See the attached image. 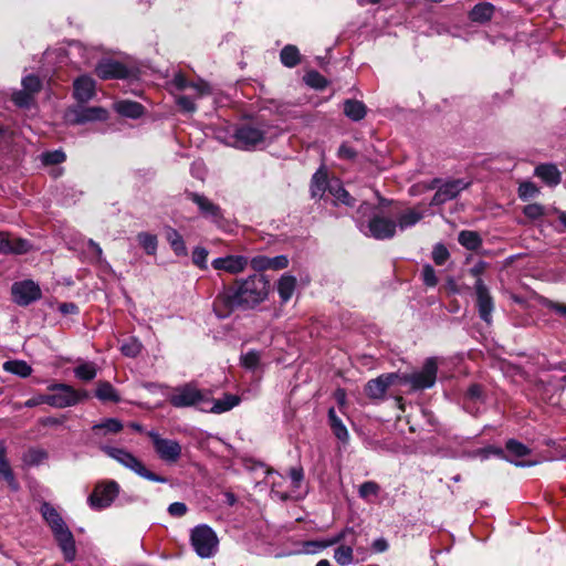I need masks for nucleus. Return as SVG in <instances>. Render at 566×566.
Instances as JSON below:
<instances>
[{"mask_svg": "<svg viewBox=\"0 0 566 566\" xmlns=\"http://www.w3.org/2000/svg\"><path fill=\"white\" fill-rule=\"evenodd\" d=\"M23 90H25L31 95L39 92L41 88V81L35 75H28L22 80Z\"/></svg>", "mask_w": 566, "mask_h": 566, "instance_id": "obj_55", "label": "nucleus"}, {"mask_svg": "<svg viewBox=\"0 0 566 566\" xmlns=\"http://www.w3.org/2000/svg\"><path fill=\"white\" fill-rule=\"evenodd\" d=\"M469 186L470 182L465 181L464 179H454L447 181L438 188L437 192L434 193L431 200V205L438 206L449 200H452Z\"/></svg>", "mask_w": 566, "mask_h": 566, "instance_id": "obj_15", "label": "nucleus"}, {"mask_svg": "<svg viewBox=\"0 0 566 566\" xmlns=\"http://www.w3.org/2000/svg\"><path fill=\"white\" fill-rule=\"evenodd\" d=\"M251 266L255 271H264L270 270V258L265 255H256L250 261Z\"/></svg>", "mask_w": 566, "mask_h": 566, "instance_id": "obj_58", "label": "nucleus"}, {"mask_svg": "<svg viewBox=\"0 0 566 566\" xmlns=\"http://www.w3.org/2000/svg\"><path fill=\"white\" fill-rule=\"evenodd\" d=\"M120 491L119 484L114 480L99 481L87 499L92 510L102 511L109 507Z\"/></svg>", "mask_w": 566, "mask_h": 566, "instance_id": "obj_10", "label": "nucleus"}, {"mask_svg": "<svg viewBox=\"0 0 566 566\" xmlns=\"http://www.w3.org/2000/svg\"><path fill=\"white\" fill-rule=\"evenodd\" d=\"M137 241L139 245L144 249L146 254L155 255L158 248V239L157 235L149 232H139L137 234Z\"/></svg>", "mask_w": 566, "mask_h": 566, "instance_id": "obj_38", "label": "nucleus"}, {"mask_svg": "<svg viewBox=\"0 0 566 566\" xmlns=\"http://www.w3.org/2000/svg\"><path fill=\"white\" fill-rule=\"evenodd\" d=\"M328 193L332 195L336 202H340L345 206H353L354 199L347 190L340 185L338 180H332L328 185Z\"/></svg>", "mask_w": 566, "mask_h": 566, "instance_id": "obj_34", "label": "nucleus"}, {"mask_svg": "<svg viewBox=\"0 0 566 566\" xmlns=\"http://www.w3.org/2000/svg\"><path fill=\"white\" fill-rule=\"evenodd\" d=\"M107 112L102 107H81L75 111V122L86 123L92 120H104Z\"/></svg>", "mask_w": 566, "mask_h": 566, "instance_id": "obj_27", "label": "nucleus"}, {"mask_svg": "<svg viewBox=\"0 0 566 566\" xmlns=\"http://www.w3.org/2000/svg\"><path fill=\"white\" fill-rule=\"evenodd\" d=\"M281 62L286 67H294L300 63V51L295 45H285L280 53Z\"/></svg>", "mask_w": 566, "mask_h": 566, "instance_id": "obj_39", "label": "nucleus"}, {"mask_svg": "<svg viewBox=\"0 0 566 566\" xmlns=\"http://www.w3.org/2000/svg\"><path fill=\"white\" fill-rule=\"evenodd\" d=\"M348 533H350V528L346 527L343 531H340L339 533H337L331 537H327L324 539H318V541H307L304 543L303 549L306 554H317L318 552H321L327 547H331V546L336 545L337 543H340L347 536Z\"/></svg>", "mask_w": 566, "mask_h": 566, "instance_id": "obj_23", "label": "nucleus"}, {"mask_svg": "<svg viewBox=\"0 0 566 566\" xmlns=\"http://www.w3.org/2000/svg\"><path fill=\"white\" fill-rule=\"evenodd\" d=\"M206 394L195 382H187L171 389L168 401L176 408L198 407L202 411Z\"/></svg>", "mask_w": 566, "mask_h": 566, "instance_id": "obj_8", "label": "nucleus"}, {"mask_svg": "<svg viewBox=\"0 0 566 566\" xmlns=\"http://www.w3.org/2000/svg\"><path fill=\"white\" fill-rule=\"evenodd\" d=\"M421 276L424 285L428 287H434L438 284L436 271L430 264L423 265Z\"/></svg>", "mask_w": 566, "mask_h": 566, "instance_id": "obj_52", "label": "nucleus"}, {"mask_svg": "<svg viewBox=\"0 0 566 566\" xmlns=\"http://www.w3.org/2000/svg\"><path fill=\"white\" fill-rule=\"evenodd\" d=\"M240 403V397L232 394H226L220 399L210 398L206 394L205 405H202L203 412L222 413L231 410Z\"/></svg>", "mask_w": 566, "mask_h": 566, "instance_id": "obj_18", "label": "nucleus"}, {"mask_svg": "<svg viewBox=\"0 0 566 566\" xmlns=\"http://www.w3.org/2000/svg\"><path fill=\"white\" fill-rule=\"evenodd\" d=\"M261 354L256 350H249L241 356V364L244 368L255 370L260 365Z\"/></svg>", "mask_w": 566, "mask_h": 566, "instance_id": "obj_47", "label": "nucleus"}, {"mask_svg": "<svg viewBox=\"0 0 566 566\" xmlns=\"http://www.w3.org/2000/svg\"><path fill=\"white\" fill-rule=\"evenodd\" d=\"M438 365L434 358H428L420 371L399 376L396 373L384 374L371 379L366 385V395L373 399H381L387 389L400 381L410 385L413 390L431 388L436 384Z\"/></svg>", "mask_w": 566, "mask_h": 566, "instance_id": "obj_2", "label": "nucleus"}, {"mask_svg": "<svg viewBox=\"0 0 566 566\" xmlns=\"http://www.w3.org/2000/svg\"><path fill=\"white\" fill-rule=\"evenodd\" d=\"M48 458L43 449H30L23 454V462L27 465H39Z\"/></svg>", "mask_w": 566, "mask_h": 566, "instance_id": "obj_44", "label": "nucleus"}, {"mask_svg": "<svg viewBox=\"0 0 566 566\" xmlns=\"http://www.w3.org/2000/svg\"><path fill=\"white\" fill-rule=\"evenodd\" d=\"M95 72L102 80L125 78L128 76L127 67L113 60H102L96 65Z\"/></svg>", "mask_w": 566, "mask_h": 566, "instance_id": "obj_20", "label": "nucleus"}, {"mask_svg": "<svg viewBox=\"0 0 566 566\" xmlns=\"http://www.w3.org/2000/svg\"><path fill=\"white\" fill-rule=\"evenodd\" d=\"M168 512L171 516L181 517L187 513V506L182 502H174L168 506Z\"/></svg>", "mask_w": 566, "mask_h": 566, "instance_id": "obj_59", "label": "nucleus"}, {"mask_svg": "<svg viewBox=\"0 0 566 566\" xmlns=\"http://www.w3.org/2000/svg\"><path fill=\"white\" fill-rule=\"evenodd\" d=\"M170 86L177 91L191 90L193 95H180L176 98L177 105L181 108V111L186 113L196 112L197 107L195 104V98H200L202 96L209 95L211 93L210 86L202 80L197 82H188L182 73H176L170 81Z\"/></svg>", "mask_w": 566, "mask_h": 566, "instance_id": "obj_4", "label": "nucleus"}, {"mask_svg": "<svg viewBox=\"0 0 566 566\" xmlns=\"http://www.w3.org/2000/svg\"><path fill=\"white\" fill-rule=\"evenodd\" d=\"M165 238L177 256H187L188 250L182 235L174 228L167 227Z\"/></svg>", "mask_w": 566, "mask_h": 566, "instance_id": "obj_26", "label": "nucleus"}, {"mask_svg": "<svg viewBox=\"0 0 566 566\" xmlns=\"http://www.w3.org/2000/svg\"><path fill=\"white\" fill-rule=\"evenodd\" d=\"M366 229L361 227V231L365 234L377 240H386L396 234L397 224L395 220L380 213H375L366 224Z\"/></svg>", "mask_w": 566, "mask_h": 566, "instance_id": "obj_12", "label": "nucleus"}, {"mask_svg": "<svg viewBox=\"0 0 566 566\" xmlns=\"http://www.w3.org/2000/svg\"><path fill=\"white\" fill-rule=\"evenodd\" d=\"M289 265V259L285 255L270 258V270H282Z\"/></svg>", "mask_w": 566, "mask_h": 566, "instance_id": "obj_61", "label": "nucleus"}, {"mask_svg": "<svg viewBox=\"0 0 566 566\" xmlns=\"http://www.w3.org/2000/svg\"><path fill=\"white\" fill-rule=\"evenodd\" d=\"M296 287V279L292 275H283L277 282V292L283 303L291 300Z\"/></svg>", "mask_w": 566, "mask_h": 566, "instance_id": "obj_32", "label": "nucleus"}, {"mask_svg": "<svg viewBox=\"0 0 566 566\" xmlns=\"http://www.w3.org/2000/svg\"><path fill=\"white\" fill-rule=\"evenodd\" d=\"M449 258L450 253L443 244L438 243L433 247L432 260L437 265H443Z\"/></svg>", "mask_w": 566, "mask_h": 566, "instance_id": "obj_50", "label": "nucleus"}, {"mask_svg": "<svg viewBox=\"0 0 566 566\" xmlns=\"http://www.w3.org/2000/svg\"><path fill=\"white\" fill-rule=\"evenodd\" d=\"M73 95L78 103H87L95 96V81L88 75L77 77L73 83Z\"/></svg>", "mask_w": 566, "mask_h": 566, "instance_id": "obj_21", "label": "nucleus"}, {"mask_svg": "<svg viewBox=\"0 0 566 566\" xmlns=\"http://www.w3.org/2000/svg\"><path fill=\"white\" fill-rule=\"evenodd\" d=\"M269 126L264 123H243L235 127L232 146L239 149H254L266 140Z\"/></svg>", "mask_w": 566, "mask_h": 566, "instance_id": "obj_5", "label": "nucleus"}, {"mask_svg": "<svg viewBox=\"0 0 566 566\" xmlns=\"http://www.w3.org/2000/svg\"><path fill=\"white\" fill-rule=\"evenodd\" d=\"M74 375L82 381H91L97 375V367L92 361H82L74 368Z\"/></svg>", "mask_w": 566, "mask_h": 566, "instance_id": "obj_37", "label": "nucleus"}, {"mask_svg": "<svg viewBox=\"0 0 566 566\" xmlns=\"http://www.w3.org/2000/svg\"><path fill=\"white\" fill-rule=\"evenodd\" d=\"M483 403V392L479 385H471L464 396V409L476 416L481 412L480 405Z\"/></svg>", "mask_w": 566, "mask_h": 566, "instance_id": "obj_25", "label": "nucleus"}, {"mask_svg": "<svg viewBox=\"0 0 566 566\" xmlns=\"http://www.w3.org/2000/svg\"><path fill=\"white\" fill-rule=\"evenodd\" d=\"M148 437L150 438L155 452L160 460L166 463H176L182 452V448L177 440L163 438L156 431H149Z\"/></svg>", "mask_w": 566, "mask_h": 566, "instance_id": "obj_11", "label": "nucleus"}, {"mask_svg": "<svg viewBox=\"0 0 566 566\" xmlns=\"http://www.w3.org/2000/svg\"><path fill=\"white\" fill-rule=\"evenodd\" d=\"M12 296L17 304L25 306L41 297V290L30 280L15 282L12 285Z\"/></svg>", "mask_w": 566, "mask_h": 566, "instance_id": "obj_14", "label": "nucleus"}, {"mask_svg": "<svg viewBox=\"0 0 566 566\" xmlns=\"http://www.w3.org/2000/svg\"><path fill=\"white\" fill-rule=\"evenodd\" d=\"M0 478L6 480L12 491L19 490V483L17 482L10 464L6 459L4 448L0 449Z\"/></svg>", "mask_w": 566, "mask_h": 566, "instance_id": "obj_33", "label": "nucleus"}, {"mask_svg": "<svg viewBox=\"0 0 566 566\" xmlns=\"http://www.w3.org/2000/svg\"><path fill=\"white\" fill-rule=\"evenodd\" d=\"M517 193L520 199L526 201L537 197L539 195V188L533 181L524 180L520 182Z\"/></svg>", "mask_w": 566, "mask_h": 566, "instance_id": "obj_43", "label": "nucleus"}, {"mask_svg": "<svg viewBox=\"0 0 566 566\" xmlns=\"http://www.w3.org/2000/svg\"><path fill=\"white\" fill-rule=\"evenodd\" d=\"M115 111L129 118H138L144 113V107L137 102L132 101H119L115 103Z\"/></svg>", "mask_w": 566, "mask_h": 566, "instance_id": "obj_30", "label": "nucleus"}, {"mask_svg": "<svg viewBox=\"0 0 566 566\" xmlns=\"http://www.w3.org/2000/svg\"><path fill=\"white\" fill-rule=\"evenodd\" d=\"M331 181H327L326 174L322 170H318L314 174L312 178L311 185V193L313 198L323 197L325 191H328V185Z\"/></svg>", "mask_w": 566, "mask_h": 566, "instance_id": "obj_36", "label": "nucleus"}, {"mask_svg": "<svg viewBox=\"0 0 566 566\" xmlns=\"http://www.w3.org/2000/svg\"><path fill=\"white\" fill-rule=\"evenodd\" d=\"M366 106L357 99H346L344 102V114L352 120L358 122L366 116Z\"/></svg>", "mask_w": 566, "mask_h": 566, "instance_id": "obj_31", "label": "nucleus"}, {"mask_svg": "<svg viewBox=\"0 0 566 566\" xmlns=\"http://www.w3.org/2000/svg\"><path fill=\"white\" fill-rule=\"evenodd\" d=\"M493 12L494 7L491 3H478L470 11V19L474 22H485L492 18Z\"/></svg>", "mask_w": 566, "mask_h": 566, "instance_id": "obj_35", "label": "nucleus"}, {"mask_svg": "<svg viewBox=\"0 0 566 566\" xmlns=\"http://www.w3.org/2000/svg\"><path fill=\"white\" fill-rule=\"evenodd\" d=\"M534 175L551 187H555L562 181V172L554 164H541L536 166Z\"/></svg>", "mask_w": 566, "mask_h": 566, "instance_id": "obj_24", "label": "nucleus"}, {"mask_svg": "<svg viewBox=\"0 0 566 566\" xmlns=\"http://www.w3.org/2000/svg\"><path fill=\"white\" fill-rule=\"evenodd\" d=\"M350 533L340 542L334 551V559L340 566H348L354 562V546L356 545V534L352 527Z\"/></svg>", "mask_w": 566, "mask_h": 566, "instance_id": "obj_17", "label": "nucleus"}, {"mask_svg": "<svg viewBox=\"0 0 566 566\" xmlns=\"http://www.w3.org/2000/svg\"><path fill=\"white\" fill-rule=\"evenodd\" d=\"M6 371L20 377H28L32 373L31 366L23 360H9L3 364Z\"/></svg>", "mask_w": 566, "mask_h": 566, "instance_id": "obj_42", "label": "nucleus"}, {"mask_svg": "<svg viewBox=\"0 0 566 566\" xmlns=\"http://www.w3.org/2000/svg\"><path fill=\"white\" fill-rule=\"evenodd\" d=\"M506 450L511 455L516 458H522L530 453V449L526 446L514 439H511L506 442Z\"/></svg>", "mask_w": 566, "mask_h": 566, "instance_id": "obj_49", "label": "nucleus"}, {"mask_svg": "<svg viewBox=\"0 0 566 566\" xmlns=\"http://www.w3.org/2000/svg\"><path fill=\"white\" fill-rule=\"evenodd\" d=\"M190 543L201 558H210L218 552L219 539L216 532L206 524L195 526L190 533Z\"/></svg>", "mask_w": 566, "mask_h": 566, "instance_id": "obj_7", "label": "nucleus"}, {"mask_svg": "<svg viewBox=\"0 0 566 566\" xmlns=\"http://www.w3.org/2000/svg\"><path fill=\"white\" fill-rule=\"evenodd\" d=\"M474 291L476 295V308L479 316L486 324H491L492 313L494 311V301L489 287L485 285L482 279L475 280Z\"/></svg>", "mask_w": 566, "mask_h": 566, "instance_id": "obj_13", "label": "nucleus"}, {"mask_svg": "<svg viewBox=\"0 0 566 566\" xmlns=\"http://www.w3.org/2000/svg\"><path fill=\"white\" fill-rule=\"evenodd\" d=\"M290 478L295 488H298L301 482L303 481L304 473L302 468H292L290 470Z\"/></svg>", "mask_w": 566, "mask_h": 566, "instance_id": "obj_62", "label": "nucleus"}, {"mask_svg": "<svg viewBox=\"0 0 566 566\" xmlns=\"http://www.w3.org/2000/svg\"><path fill=\"white\" fill-rule=\"evenodd\" d=\"M87 245L92 249V251L95 253L96 255V259L98 262H102L104 259H103V250L102 248L99 247V244L97 242H95L94 240L90 239L87 241Z\"/></svg>", "mask_w": 566, "mask_h": 566, "instance_id": "obj_64", "label": "nucleus"}, {"mask_svg": "<svg viewBox=\"0 0 566 566\" xmlns=\"http://www.w3.org/2000/svg\"><path fill=\"white\" fill-rule=\"evenodd\" d=\"M48 405L54 408H67L77 405L88 398L86 390H77L66 384H52L49 386Z\"/></svg>", "mask_w": 566, "mask_h": 566, "instance_id": "obj_9", "label": "nucleus"}, {"mask_svg": "<svg viewBox=\"0 0 566 566\" xmlns=\"http://www.w3.org/2000/svg\"><path fill=\"white\" fill-rule=\"evenodd\" d=\"M41 514L52 530V533L63 552L67 562L74 560L76 556V547L73 534L64 523L59 512L49 503H43Z\"/></svg>", "mask_w": 566, "mask_h": 566, "instance_id": "obj_3", "label": "nucleus"}, {"mask_svg": "<svg viewBox=\"0 0 566 566\" xmlns=\"http://www.w3.org/2000/svg\"><path fill=\"white\" fill-rule=\"evenodd\" d=\"M458 241L468 250H476L482 243L480 235L475 231L469 230L461 231L459 233Z\"/></svg>", "mask_w": 566, "mask_h": 566, "instance_id": "obj_41", "label": "nucleus"}, {"mask_svg": "<svg viewBox=\"0 0 566 566\" xmlns=\"http://www.w3.org/2000/svg\"><path fill=\"white\" fill-rule=\"evenodd\" d=\"M104 451L109 458L114 459L119 464L133 471L140 478L159 483H165L167 481L166 478L159 476L150 472L138 458H136L133 453L125 449L105 447Z\"/></svg>", "mask_w": 566, "mask_h": 566, "instance_id": "obj_6", "label": "nucleus"}, {"mask_svg": "<svg viewBox=\"0 0 566 566\" xmlns=\"http://www.w3.org/2000/svg\"><path fill=\"white\" fill-rule=\"evenodd\" d=\"M31 250V243L7 232H0V253L23 254Z\"/></svg>", "mask_w": 566, "mask_h": 566, "instance_id": "obj_19", "label": "nucleus"}, {"mask_svg": "<svg viewBox=\"0 0 566 566\" xmlns=\"http://www.w3.org/2000/svg\"><path fill=\"white\" fill-rule=\"evenodd\" d=\"M249 264V259L244 255L229 254L212 260L211 265L217 271H223L229 274H239L243 272Z\"/></svg>", "mask_w": 566, "mask_h": 566, "instance_id": "obj_16", "label": "nucleus"}, {"mask_svg": "<svg viewBox=\"0 0 566 566\" xmlns=\"http://www.w3.org/2000/svg\"><path fill=\"white\" fill-rule=\"evenodd\" d=\"M305 82L307 85L315 88H324L327 84L324 76H322L318 72L312 71L305 75Z\"/></svg>", "mask_w": 566, "mask_h": 566, "instance_id": "obj_53", "label": "nucleus"}, {"mask_svg": "<svg viewBox=\"0 0 566 566\" xmlns=\"http://www.w3.org/2000/svg\"><path fill=\"white\" fill-rule=\"evenodd\" d=\"M65 160V154L62 150L48 151L42 154V161L45 165H56Z\"/></svg>", "mask_w": 566, "mask_h": 566, "instance_id": "obj_56", "label": "nucleus"}, {"mask_svg": "<svg viewBox=\"0 0 566 566\" xmlns=\"http://www.w3.org/2000/svg\"><path fill=\"white\" fill-rule=\"evenodd\" d=\"M208 250L203 247H196L192 251V262L201 270H207Z\"/></svg>", "mask_w": 566, "mask_h": 566, "instance_id": "obj_48", "label": "nucleus"}, {"mask_svg": "<svg viewBox=\"0 0 566 566\" xmlns=\"http://www.w3.org/2000/svg\"><path fill=\"white\" fill-rule=\"evenodd\" d=\"M328 420H329V424L333 429L334 434L342 441L347 440L348 431H347L345 424L342 422V420L336 415V411L334 408H331L328 410Z\"/></svg>", "mask_w": 566, "mask_h": 566, "instance_id": "obj_40", "label": "nucleus"}, {"mask_svg": "<svg viewBox=\"0 0 566 566\" xmlns=\"http://www.w3.org/2000/svg\"><path fill=\"white\" fill-rule=\"evenodd\" d=\"M142 347L140 342L132 337L122 344L120 350L127 357H136L142 352Z\"/></svg>", "mask_w": 566, "mask_h": 566, "instance_id": "obj_46", "label": "nucleus"}, {"mask_svg": "<svg viewBox=\"0 0 566 566\" xmlns=\"http://www.w3.org/2000/svg\"><path fill=\"white\" fill-rule=\"evenodd\" d=\"M380 488L374 481L364 482L358 490V494L363 500L369 501L370 497H376L379 494Z\"/></svg>", "mask_w": 566, "mask_h": 566, "instance_id": "obj_45", "label": "nucleus"}, {"mask_svg": "<svg viewBox=\"0 0 566 566\" xmlns=\"http://www.w3.org/2000/svg\"><path fill=\"white\" fill-rule=\"evenodd\" d=\"M12 99L15 105L20 107H27L32 102V95L28 93L25 90L15 92L12 96Z\"/></svg>", "mask_w": 566, "mask_h": 566, "instance_id": "obj_57", "label": "nucleus"}, {"mask_svg": "<svg viewBox=\"0 0 566 566\" xmlns=\"http://www.w3.org/2000/svg\"><path fill=\"white\" fill-rule=\"evenodd\" d=\"M422 218L423 212L417 209H408L398 216L396 224L400 231H405L416 226Z\"/></svg>", "mask_w": 566, "mask_h": 566, "instance_id": "obj_28", "label": "nucleus"}, {"mask_svg": "<svg viewBox=\"0 0 566 566\" xmlns=\"http://www.w3.org/2000/svg\"><path fill=\"white\" fill-rule=\"evenodd\" d=\"M269 293V282L258 274L237 280L234 286L226 287L213 301V311L220 318L228 317L237 307L253 308Z\"/></svg>", "mask_w": 566, "mask_h": 566, "instance_id": "obj_1", "label": "nucleus"}, {"mask_svg": "<svg viewBox=\"0 0 566 566\" xmlns=\"http://www.w3.org/2000/svg\"><path fill=\"white\" fill-rule=\"evenodd\" d=\"M46 399H49V395H39L36 397L28 399L24 402V406L28 407V408H33V407H36V406H39L41 403H46L48 405V400Z\"/></svg>", "mask_w": 566, "mask_h": 566, "instance_id": "obj_63", "label": "nucleus"}, {"mask_svg": "<svg viewBox=\"0 0 566 566\" xmlns=\"http://www.w3.org/2000/svg\"><path fill=\"white\" fill-rule=\"evenodd\" d=\"M189 199L198 206L200 213L205 218L211 219L212 221L221 219L222 213L220 207L203 195L191 192L189 193Z\"/></svg>", "mask_w": 566, "mask_h": 566, "instance_id": "obj_22", "label": "nucleus"}, {"mask_svg": "<svg viewBox=\"0 0 566 566\" xmlns=\"http://www.w3.org/2000/svg\"><path fill=\"white\" fill-rule=\"evenodd\" d=\"M93 429H105L107 432L116 433L123 429V424L120 423L119 420L115 418H109L103 421L102 423L95 424Z\"/></svg>", "mask_w": 566, "mask_h": 566, "instance_id": "obj_54", "label": "nucleus"}, {"mask_svg": "<svg viewBox=\"0 0 566 566\" xmlns=\"http://www.w3.org/2000/svg\"><path fill=\"white\" fill-rule=\"evenodd\" d=\"M543 304L548 310L554 311L555 313L559 314L560 316L566 317V304L558 303V302L551 301V300H546Z\"/></svg>", "mask_w": 566, "mask_h": 566, "instance_id": "obj_60", "label": "nucleus"}, {"mask_svg": "<svg viewBox=\"0 0 566 566\" xmlns=\"http://www.w3.org/2000/svg\"><path fill=\"white\" fill-rule=\"evenodd\" d=\"M95 396L103 402H119L120 396L113 385L108 381H99L95 389Z\"/></svg>", "mask_w": 566, "mask_h": 566, "instance_id": "obj_29", "label": "nucleus"}, {"mask_svg": "<svg viewBox=\"0 0 566 566\" xmlns=\"http://www.w3.org/2000/svg\"><path fill=\"white\" fill-rule=\"evenodd\" d=\"M523 213L531 220H537L545 214V208L541 203H530L524 207Z\"/></svg>", "mask_w": 566, "mask_h": 566, "instance_id": "obj_51", "label": "nucleus"}]
</instances>
